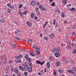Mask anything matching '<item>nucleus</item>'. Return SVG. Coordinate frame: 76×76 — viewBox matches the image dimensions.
Wrapping results in <instances>:
<instances>
[{"label":"nucleus","instance_id":"338daca9","mask_svg":"<svg viewBox=\"0 0 76 76\" xmlns=\"http://www.w3.org/2000/svg\"><path fill=\"white\" fill-rule=\"evenodd\" d=\"M45 26H46V25H45V24H44V25H43L44 28H45Z\"/></svg>","mask_w":76,"mask_h":76},{"label":"nucleus","instance_id":"20e7f679","mask_svg":"<svg viewBox=\"0 0 76 76\" xmlns=\"http://www.w3.org/2000/svg\"><path fill=\"white\" fill-rule=\"evenodd\" d=\"M26 23L28 26H29V27H31L32 26V23L29 21H27Z\"/></svg>","mask_w":76,"mask_h":76},{"label":"nucleus","instance_id":"58836bf2","mask_svg":"<svg viewBox=\"0 0 76 76\" xmlns=\"http://www.w3.org/2000/svg\"><path fill=\"white\" fill-rule=\"evenodd\" d=\"M29 65L30 67H32V64L31 63H29Z\"/></svg>","mask_w":76,"mask_h":76},{"label":"nucleus","instance_id":"c9c22d12","mask_svg":"<svg viewBox=\"0 0 76 76\" xmlns=\"http://www.w3.org/2000/svg\"><path fill=\"white\" fill-rule=\"evenodd\" d=\"M50 61H53L54 60L51 57L50 58Z\"/></svg>","mask_w":76,"mask_h":76},{"label":"nucleus","instance_id":"f3484780","mask_svg":"<svg viewBox=\"0 0 76 76\" xmlns=\"http://www.w3.org/2000/svg\"><path fill=\"white\" fill-rule=\"evenodd\" d=\"M27 42H28V43L29 44H31L32 43V40H28L27 41Z\"/></svg>","mask_w":76,"mask_h":76},{"label":"nucleus","instance_id":"6e6552de","mask_svg":"<svg viewBox=\"0 0 76 76\" xmlns=\"http://www.w3.org/2000/svg\"><path fill=\"white\" fill-rule=\"evenodd\" d=\"M55 55L56 57H58L60 56V53H56L55 54Z\"/></svg>","mask_w":76,"mask_h":76},{"label":"nucleus","instance_id":"69168bd1","mask_svg":"<svg viewBox=\"0 0 76 76\" xmlns=\"http://www.w3.org/2000/svg\"><path fill=\"white\" fill-rule=\"evenodd\" d=\"M9 7H10L11 9L12 8V6H11V5H10V6Z\"/></svg>","mask_w":76,"mask_h":76},{"label":"nucleus","instance_id":"f257e3e1","mask_svg":"<svg viewBox=\"0 0 76 76\" xmlns=\"http://www.w3.org/2000/svg\"><path fill=\"white\" fill-rule=\"evenodd\" d=\"M60 48H54L52 50L53 53H58V51H60Z\"/></svg>","mask_w":76,"mask_h":76},{"label":"nucleus","instance_id":"c756f323","mask_svg":"<svg viewBox=\"0 0 76 76\" xmlns=\"http://www.w3.org/2000/svg\"><path fill=\"white\" fill-rule=\"evenodd\" d=\"M7 12L8 13H11V10L8 9L7 10Z\"/></svg>","mask_w":76,"mask_h":76},{"label":"nucleus","instance_id":"bb28decb","mask_svg":"<svg viewBox=\"0 0 76 76\" xmlns=\"http://www.w3.org/2000/svg\"><path fill=\"white\" fill-rule=\"evenodd\" d=\"M9 70V67L7 66L6 68V70H7V71H8Z\"/></svg>","mask_w":76,"mask_h":76},{"label":"nucleus","instance_id":"4be33fe9","mask_svg":"<svg viewBox=\"0 0 76 76\" xmlns=\"http://www.w3.org/2000/svg\"><path fill=\"white\" fill-rule=\"evenodd\" d=\"M23 57V55H20L18 56L19 58H22Z\"/></svg>","mask_w":76,"mask_h":76},{"label":"nucleus","instance_id":"1a4fd4ad","mask_svg":"<svg viewBox=\"0 0 76 76\" xmlns=\"http://www.w3.org/2000/svg\"><path fill=\"white\" fill-rule=\"evenodd\" d=\"M47 66L48 69H49V68L50 67V62H47Z\"/></svg>","mask_w":76,"mask_h":76},{"label":"nucleus","instance_id":"9b49d317","mask_svg":"<svg viewBox=\"0 0 76 76\" xmlns=\"http://www.w3.org/2000/svg\"><path fill=\"white\" fill-rule=\"evenodd\" d=\"M12 47H13V48H16V47H17V45H16V44L15 43L12 44Z\"/></svg>","mask_w":76,"mask_h":76},{"label":"nucleus","instance_id":"ea45409f","mask_svg":"<svg viewBox=\"0 0 76 76\" xmlns=\"http://www.w3.org/2000/svg\"><path fill=\"white\" fill-rule=\"evenodd\" d=\"M36 49L37 50H36L37 51V50H40V49L39 48H38L37 47H36V48L35 50H36Z\"/></svg>","mask_w":76,"mask_h":76},{"label":"nucleus","instance_id":"f03ea898","mask_svg":"<svg viewBox=\"0 0 76 76\" xmlns=\"http://www.w3.org/2000/svg\"><path fill=\"white\" fill-rule=\"evenodd\" d=\"M67 71L68 73H71L73 74V75L74 76H75L76 75V74H75L74 72L72 70H67Z\"/></svg>","mask_w":76,"mask_h":76},{"label":"nucleus","instance_id":"393cba45","mask_svg":"<svg viewBox=\"0 0 76 76\" xmlns=\"http://www.w3.org/2000/svg\"><path fill=\"white\" fill-rule=\"evenodd\" d=\"M24 75L25 76H26L28 75V73L26 72H25L24 73Z\"/></svg>","mask_w":76,"mask_h":76},{"label":"nucleus","instance_id":"5fc2aeb1","mask_svg":"<svg viewBox=\"0 0 76 76\" xmlns=\"http://www.w3.org/2000/svg\"><path fill=\"white\" fill-rule=\"evenodd\" d=\"M75 10V8L73 7L72 8V11H73V10Z\"/></svg>","mask_w":76,"mask_h":76},{"label":"nucleus","instance_id":"39448f33","mask_svg":"<svg viewBox=\"0 0 76 76\" xmlns=\"http://www.w3.org/2000/svg\"><path fill=\"white\" fill-rule=\"evenodd\" d=\"M28 68H29V66L28 65H26L24 68V70L25 71H26L28 69Z\"/></svg>","mask_w":76,"mask_h":76},{"label":"nucleus","instance_id":"f8f14e48","mask_svg":"<svg viewBox=\"0 0 76 76\" xmlns=\"http://www.w3.org/2000/svg\"><path fill=\"white\" fill-rule=\"evenodd\" d=\"M31 18H32V19H33L34 18V13H32L31 14Z\"/></svg>","mask_w":76,"mask_h":76},{"label":"nucleus","instance_id":"de8ad7c7","mask_svg":"<svg viewBox=\"0 0 76 76\" xmlns=\"http://www.w3.org/2000/svg\"><path fill=\"white\" fill-rule=\"evenodd\" d=\"M15 39H18V41H20V39L18 37H16L15 38Z\"/></svg>","mask_w":76,"mask_h":76},{"label":"nucleus","instance_id":"4468645a","mask_svg":"<svg viewBox=\"0 0 76 76\" xmlns=\"http://www.w3.org/2000/svg\"><path fill=\"white\" fill-rule=\"evenodd\" d=\"M27 61H28V62H31V61H32V60H31V58L28 57L27 58Z\"/></svg>","mask_w":76,"mask_h":76},{"label":"nucleus","instance_id":"680f3d73","mask_svg":"<svg viewBox=\"0 0 76 76\" xmlns=\"http://www.w3.org/2000/svg\"><path fill=\"white\" fill-rule=\"evenodd\" d=\"M73 29H76V25L73 27Z\"/></svg>","mask_w":76,"mask_h":76},{"label":"nucleus","instance_id":"423d86ee","mask_svg":"<svg viewBox=\"0 0 76 76\" xmlns=\"http://www.w3.org/2000/svg\"><path fill=\"white\" fill-rule=\"evenodd\" d=\"M20 34V31L19 30H17L15 31V34L16 35H19Z\"/></svg>","mask_w":76,"mask_h":76},{"label":"nucleus","instance_id":"79ce46f5","mask_svg":"<svg viewBox=\"0 0 76 76\" xmlns=\"http://www.w3.org/2000/svg\"><path fill=\"white\" fill-rule=\"evenodd\" d=\"M36 53H37V55L39 54H40V53H39V51H37L36 52Z\"/></svg>","mask_w":76,"mask_h":76},{"label":"nucleus","instance_id":"5701e85b","mask_svg":"<svg viewBox=\"0 0 76 76\" xmlns=\"http://www.w3.org/2000/svg\"><path fill=\"white\" fill-rule=\"evenodd\" d=\"M39 10V8L38 7H37V8H35V10L36 11V12H38V10Z\"/></svg>","mask_w":76,"mask_h":76},{"label":"nucleus","instance_id":"13d9d810","mask_svg":"<svg viewBox=\"0 0 76 76\" xmlns=\"http://www.w3.org/2000/svg\"><path fill=\"white\" fill-rule=\"evenodd\" d=\"M37 5H39L40 4H39V2H38L37 3Z\"/></svg>","mask_w":76,"mask_h":76},{"label":"nucleus","instance_id":"a18cd8bd","mask_svg":"<svg viewBox=\"0 0 76 76\" xmlns=\"http://www.w3.org/2000/svg\"><path fill=\"white\" fill-rule=\"evenodd\" d=\"M34 19L35 20H37L38 19V17L35 16L34 17Z\"/></svg>","mask_w":76,"mask_h":76},{"label":"nucleus","instance_id":"37998d69","mask_svg":"<svg viewBox=\"0 0 76 76\" xmlns=\"http://www.w3.org/2000/svg\"><path fill=\"white\" fill-rule=\"evenodd\" d=\"M38 74L39 75H42L43 74V73L42 72L40 73V72H38Z\"/></svg>","mask_w":76,"mask_h":76},{"label":"nucleus","instance_id":"4d7b16f0","mask_svg":"<svg viewBox=\"0 0 76 76\" xmlns=\"http://www.w3.org/2000/svg\"><path fill=\"white\" fill-rule=\"evenodd\" d=\"M52 1H53V0H49V2H50V3H51Z\"/></svg>","mask_w":76,"mask_h":76},{"label":"nucleus","instance_id":"49530a36","mask_svg":"<svg viewBox=\"0 0 76 76\" xmlns=\"http://www.w3.org/2000/svg\"><path fill=\"white\" fill-rule=\"evenodd\" d=\"M64 16H65V15H64V14H62V17H63V18H64Z\"/></svg>","mask_w":76,"mask_h":76},{"label":"nucleus","instance_id":"4c0bfd02","mask_svg":"<svg viewBox=\"0 0 76 76\" xmlns=\"http://www.w3.org/2000/svg\"><path fill=\"white\" fill-rule=\"evenodd\" d=\"M58 72L59 73H62V71L61 69H59Z\"/></svg>","mask_w":76,"mask_h":76},{"label":"nucleus","instance_id":"774afa93","mask_svg":"<svg viewBox=\"0 0 76 76\" xmlns=\"http://www.w3.org/2000/svg\"><path fill=\"white\" fill-rule=\"evenodd\" d=\"M68 48L70 49V48H71V47L70 46H68Z\"/></svg>","mask_w":76,"mask_h":76},{"label":"nucleus","instance_id":"09e8293b","mask_svg":"<svg viewBox=\"0 0 76 76\" xmlns=\"http://www.w3.org/2000/svg\"><path fill=\"white\" fill-rule=\"evenodd\" d=\"M56 12H58V13H60V10H58L56 11Z\"/></svg>","mask_w":76,"mask_h":76},{"label":"nucleus","instance_id":"2eb2a0df","mask_svg":"<svg viewBox=\"0 0 76 76\" xmlns=\"http://www.w3.org/2000/svg\"><path fill=\"white\" fill-rule=\"evenodd\" d=\"M50 37L51 38H53L54 37V34H51L49 35Z\"/></svg>","mask_w":76,"mask_h":76},{"label":"nucleus","instance_id":"72a5a7b5","mask_svg":"<svg viewBox=\"0 0 76 76\" xmlns=\"http://www.w3.org/2000/svg\"><path fill=\"white\" fill-rule=\"evenodd\" d=\"M41 10L42 11H44V10H45V8L43 7L42 8Z\"/></svg>","mask_w":76,"mask_h":76},{"label":"nucleus","instance_id":"c03bdc74","mask_svg":"<svg viewBox=\"0 0 76 76\" xmlns=\"http://www.w3.org/2000/svg\"><path fill=\"white\" fill-rule=\"evenodd\" d=\"M32 47L33 48H36V45H34L32 46Z\"/></svg>","mask_w":76,"mask_h":76},{"label":"nucleus","instance_id":"603ef678","mask_svg":"<svg viewBox=\"0 0 76 76\" xmlns=\"http://www.w3.org/2000/svg\"><path fill=\"white\" fill-rule=\"evenodd\" d=\"M42 6L41 5H40L39 6V9H41L42 8Z\"/></svg>","mask_w":76,"mask_h":76},{"label":"nucleus","instance_id":"dca6fc26","mask_svg":"<svg viewBox=\"0 0 76 76\" xmlns=\"http://www.w3.org/2000/svg\"><path fill=\"white\" fill-rule=\"evenodd\" d=\"M34 54V52H31L30 53V55H31V56H35V55Z\"/></svg>","mask_w":76,"mask_h":76},{"label":"nucleus","instance_id":"a211bd4d","mask_svg":"<svg viewBox=\"0 0 76 76\" xmlns=\"http://www.w3.org/2000/svg\"><path fill=\"white\" fill-rule=\"evenodd\" d=\"M36 63H37V64H40V63L41 62H40V61L38 60V61H36Z\"/></svg>","mask_w":76,"mask_h":76},{"label":"nucleus","instance_id":"7c9ffc66","mask_svg":"<svg viewBox=\"0 0 76 76\" xmlns=\"http://www.w3.org/2000/svg\"><path fill=\"white\" fill-rule=\"evenodd\" d=\"M23 6V5L22 4H20V5L18 7L19 8H21Z\"/></svg>","mask_w":76,"mask_h":76},{"label":"nucleus","instance_id":"cd10ccee","mask_svg":"<svg viewBox=\"0 0 76 76\" xmlns=\"http://www.w3.org/2000/svg\"><path fill=\"white\" fill-rule=\"evenodd\" d=\"M36 12L38 15H40V12H39V11H36Z\"/></svg>","mask_w":76,"mask_h":76},{"label":"nucleus","instance_id":"b1692460","mask_svg":"<svg viewBox=\"0 0 76 76\" xmlns=\"http://www.w3.org/2000/svg\"><path fill=\"white\" fill-rule=\"evenodd\" d=\"M44 39L45 40H48V38L47 37H45L44 38Z\"/></svg>","mask_w":76,"mask_h":76},{"label":"nucleus","instance_id":"a878e982","mask_svg":"<svg viewBox=\"0 0 76 76\" xmlns=\"http://www.w3.org/2000/svg\"><path fill=\"white\" fill-rule=\"evenodd\" d=\"M19 69H20V70H22L23 69V68L22 67V66H19Z\"/></svg>","mask_w":76,"mask_h":76},{"label":"nucleus","instance_id":"bf43d9fd","mask_svg":"<svg viewBox=\"0 0 76 76\" xmlns=\"http://www.w3.org/2000/svg\"><path fill=\"white\" fill-rule=\"evenodd\" d=\"M48 24V22L46 21V23H45V25H47Z\"/></svg>","mask_w":76,"mask_h":76},{"label":"nucleus","instance_id":"9d476101","mask_svg":"<svg viewBox=\"0 0 76 76\" xmlns=\"http://www.w3.org/2000/svg\"><path fill=\"white\" fill-rule=\"evenodd\" d=\"M14 71L16 73H18V72H19V71H18V70L16 69V68H15L14 69Z\"/></svg>","mask_w":76,"mask_h":76},{"label":"nucleus","instance_id":"052dcab7","mask_svg":"<svg viewBox=\"0 0 76 76\" xmlns=\"http://www.w3.org/2000/svg\"><path fill=\"white\" fill-rule=\"evenodd\" d=\"M42 33H41L40 35V37H42Z\"/></svg>","mask_w":76,"mask_h":76},{"label":"nucleus","instance_id":"6e6d98bb","mask_svg":"<svg viewBox=\"0 0 76 76\" xmlns=\"http://www.w3.org/2000/svg\"><path fill=\"white\" fill-rule=\"evenodd\" d=\"M11 4H7V6H8V7H9L10 6Z\"/></svg>","mask_w":76,"mask_h":76},{"label":"nucleus","instance_id":"864d4df0","mask_svg":"<svg viewBox=\"0 0 76 76\" xmlns=\"http://www.w3.org/2000/svg\"><path fill=\"white\" fill-rule=\"evenodd\" d=\"M18 76H21V74H20L18 73Z\"/></svg>","mask_w":76,"mask_h":76},{"label":"nucleus","instance_id":"c85d7f7f","mask_svg":"<svg viewBox=\"0 0 76 76\" xmlns=\"http://www.w3.org/2000/svg\"><path fill=\"white\" fill-rule=\"evenodd\" d=\"M51 6H55V3H54V2H53L51 4Z\"/></svg>","mask_w":76,"mask_h":76},{"label":"nucleus","instance_id":"ddd939ff","mask_svg":"<svg viewBox=\"0 0 76 76\" xmlns=\"http://www.w3.org/2000/svg\"><path fill=\"white\" fill-rule=\"evenodd\" d=\"M56 65L57 66H59L60 65V63L59 62H57L56 63Z\"/></svg>","mask_w":76,"mask_h":76},{"label":"nucleus","instance_id":"8fccbe9b","mask_svg":"<svg viewBox=\"0 0 76 76\" xmlns=\"http://www.w3.org/2000/svg\"><path fill=\"white\" fill-rule=\"evenodd\" d=\"M22 13H23V12L22 11H21L19 13V15H21V14H22Z\"/></svg>","mask_w":76,"mask_h":76},{"label":"nucleus","instance_id":"e433bc0d","mask_svg":"<svg viewBox=\"0 0 76 76\" xmlns=\"http://www.w3.org/2000/svg\"><path fill=\"white\" fill-rule=\"evenodd\" d=\"M0 22L1 23H3V22H4V20L3 19H1V20H0Z\"/></svg>","mask_w":76,"mask_h":76},{"label":"nucleus","instance_id":"0e129e2a","mask_svg":"<svg viewBox=\"0 0 76 76\" xmlns=\"http://www.w3.org/2000/svg\"><path fill=\"white\" fill-rule=\"evenodd\" d=\"M72 34H73V35H75V32H72Z\"/></svg>","mask_w":76,"mask_h":76},{"label":"nucleus","instance_id":"e2e57ef3","mask_svg":"<svg viewBox=\"0 0 76 76\" xmlns=\"http://www.w3.org/2000/svg\"><path fill=\"white\" fill-rule=\"evenodd\" d=\"M64 23H65V24H67V21H65L64 22Z\"/></svg>","mask_w":76,"mask_h":76},{"label":"nucleus","instance_id":"7ed1b4c3","mask_svg":"<svg viewBox=\"0 0 76 76\" xmlns=\"http://www.w3.org/2000/svg\"><path fill=\"white\" fill-rule=\"evenodd\" d=\"M30 4L31 6H34L35 5V1H32L30 2Z\"/></svg>","mask_w":76,"mask_h":76},{"label":"nucleus","instance_id":"6ab92c4d","mask_svg":"<svg viewBox=\"0 0 76 76\" xmlns=\"http://www.w3.org/2000/svg\"><path fill=\"white\" fill-rule=\"evenodd\" d=\"M27 12H28V11L27 10L23 12V14L24 15H25L26 13H27Z\"/></svg>","mask_w":76,"mask_h":76},{"label":"nucleus","instance_id":"3c124183","mask_svg":"<svg viewBox=\"0 0 76 76\" xmlns=\"http://www.w3.org/2000/svg\"><path fill=\"white\" fill-rule=\"evenodd\" d=\"M56 22V20H54V21H53V24L55 25V22Z\"/></svg>","mask_w":76,"mask_h":76},{"label":"nucleus","instance_id":"473e14b6","mask_svg":"<svg viewBox=\"0 0 76 76\" xmlns=\"http://www.w3.org/2000/svg\"><path fill=\"white\" fill-rule=\"evenodd\" d=\"M44 63H45V61H44L43 62H40V64L41 65V66H42V65H43V64H44Z\"/></svg>","mask_w":76,"mask_h":76},{"label":"nucleus","instance_id":"a19ab883","mask_svg":"<svg viewBox=\"0 0 76 76\" xmlns=\"http://www.w3.org/2000/svg\"><path fill=\"white\" fill-rule=\"evenodd\" d=\"M76 52V49H75L73 52H72V53L73 54H75V53Z\"/></svg>","mask_w":76,"mask_h":76},{"label":"nucleus","instance_id":"aec40b11","mask_svg":"<svg viewBox=\"0 0 76 76\" xmlns=\"http://www.w3.org/2000/svg\"><path fill=\"white\" fill-rule=\"evenodd\" d=\"M28 57V55L27 54H26V55L25 56V58L26 59H27Z\"/></svg>","mask_w":76,"mask_h":76},{"label":"nucleus","instance_id":"2f4dec72","mask_svg":"<svg viewBox=\"0 0 76 76\" xmlns=\"http://www.w3.org/2000/svg\"><path fill=\"white\" fill-rule=\"evenodd\" d=\"M72 70H73V71L74 72H76V68L74 67L73 69H72Z\"/></svg>","mask_w":76,"mask_h":76},{"label":"nucleus","instance_id":"0eeeda50","mask_svg":"<svg viewBox=\"0 0 76 76\" xmlns=\"http://www.w3.org/2000/svg\"><path fill=\"white\" fill-rule=\"evenodd\" d=\"M28 71L29 72H32V67H30L28 68Z\"/></svg>","mask_w":76,"mask_h":76},{"label":"nucleus","instance_id":"412c9836","mask_svg":"<svg viewBox=\"0 0 76 76\" xmlns=\"http://www.w3.org/2000/svg\"><path fill=\"white\" fill-rule=\"evenodd\" d=\"M21 60H19L16 61V63H21Z\"/></svg>","mask_w":76,"mask_h":76},{"label":"nucleus","instance_id":"f704fd0d","mask_svg":"<svg viewBox=\"0 0 76 76\" xmlns=\"http://www.w3.org/2000/svg\"><path fill=\"white\" fill-rule=\"evenodd\" d=\"M53 74L55 75V76H56V71H53Z\"/></svg>","mask_w":76,"mask_h":76}]
</instances>
